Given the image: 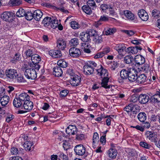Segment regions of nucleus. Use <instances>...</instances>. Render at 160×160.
Wrapping results in <instances>:
<instances>
[{"label": "nucleus", "mask_w": 160, "mask_h": 160, "mask_svg": "<svg viewBox=\"0 0 160 160\" xmlns=\"http://www.w3.org/2000/svg\"><path fill=\"white\" fill-rule=\"evenodd\" d=\"M10 152L12 154L15 155H17L19 153L18 148L15 147H13L11 148Z\"/></svg>", "instance_id": "obj_59"}, {"label": "nucleus", "mask_w": 160, "mask_h": 160, "mask_svg": "<svg viewBox=\"0 0 160 160\" xmlns=\"http://www.w3.org/2000/svg\"><path fill=\"white\" fill-rule=\"evenodd\" d=\"M33 142L30 141H26L24 142L23 146L25 150L27 151H29L33 149V147H32L33 145Z\"/></svg>", "instance_id": "obj_24"}, {"label": "nucleus", "mask_w": 160, "mask_h": 160, "mask_svg": "<svg viewBox=\"0 0 160 160\" xmlns=\"http://www.w3.org/2000/svg\"><path fill=\"white\" fill-rule=\"evenodd\" d=\"M67 72L70 76H72V77H74V76L76 75L75 74L74 70L72 68H69L68 69L67 71Z\"/></svg>", "instance_id": "obj_61"}, {"label": "nucleus", "mask_w": 160, "mask_h": 160, "mask_svg": "<svg viewBox=\"0 0 160 160\" xmlns=\"http://www.w3.org/2000/svg\"><path fill=\"white\" fill-rule=\"evenodd\" d=\"M74 150L76 155L82 156L85 154L86 149L83 145L80 144L75 146Z\"/></svg>", "instance_id": "obj_5"}, {"label": "nucleus", "mask_w": 160, "mask_h": 160, "mask_svg": "<svg viewBox=\"0 0 160 160\" xmlns=\"http://www.w3.org/2000/svg\"><path fill=\"white\" fill-rule=\"evenodd\" d=\"M94 35H92L93 37L92 40L96 43H101L102 42V38L101 35L98 34L96 31L94 30Z\"/></svg>", "instance_id": "obj_23"}, {"label": "nucleus", "mask_w": 160, "mask_h": 160, "mask_svg": "<svg viewBox=\"0 0 160 160\" xmlns=\"http://www.w3.org/2000/svg\"><path fill=\"white\" fill-rule=\"evenodd\" d=\"M134 61L138 65H141L145 62V58L142 55H137L134 58Z\"/></svg>", "instance_id": "obj_19"}, {"label": "nucleus", "mask_w": 160, "mask_h": 160, "mask_svg": "<svg viewBox=\"0 0 160 160\" xmlns=\"http://www.w3.org/2000/svg\"><path fill=\"white\" fill-rule=\"evenodd\" d=\"M18 97L23 103L30 99L29 96L27 93L25 92L19 94Z\"/></svg>", "instance_id": "obj_28"}, {"label": "nucleus", "mask_w": 160, "mask_h": 160, "mask_svg": "<svg viewBox=\"0 0 160 160\" xmlns=\"http://www.w3.org/2000/svg\"><path fill=\"white\" fill-rule=\"evenodd\" d=\"M71 84L73 86H77L80 85L81 83V78L80 76L76 75L71 78Z\"/></svg>", "instance_id": "obj_9"}, {"label": "nucleus", "mask_w": 160, "mask_h": 160, "mask_svg": "<svg viewBox=\"0 0 160 160\" xmlns=\"http://www.w3.org/2000/svg\"><path fill=\"white\" fill-rule=\"evenodd\" d=\"M115 48L118 53V55L117 56V58L121 59L124 56L123 52L126 50V47L123 44H119L116 45Z\"/></svg>", "instance_id": "obj_4"}, {"label": "nucleus", "mask_w": 160, "mask_h": 160, "mask_svg": "<svg viewBox=\"0 0 160 160\" xmlns=\"http://www.w3.org/2000/svg\"><path fill=\"white\" fill-rule=\"evenodd\" d=\"M9 97L8 96H4L2 97L0 99V102L2 106L5 107L8 103L9 101Z\"/></svg>", "instance_id": "obj_29"}, {"label": "nucleus", "mask_w": 160, "mask_h": 160, "mask_svg": "<svg viewBox=\"0 0 160 160\" xmlns=\"http://www.w3.org/2000/svg\"><path fill=\"white\" fill-rule=\"evenodd\" d=\"M58 21L57 20L54 18H52V22H51L50 25L51 26L52 28H55L58 26Z\"/></svg>", "instance_id": "obj_46"}, {"label": "nucleus", "mask_w": 160, "mask_h": 160, "mask_svg": "<svg viewBox=\"0 0 160 160\" xmlns=\"http://www.w3.org/2000/svg\"><path fill=\"white\" fill-rule=\"evenodd\" d=\"M58 160H68V158L63 153L60 152L58 155Z\"/></svg>", "instance_id": "obj_54"}, {"label": "nucleus", "mask_w": 160, "mask_h": 160, "mask_svg": "<svg viewBox=\"0 0 160 160\" xmlns=\"http://www.w3.org/2000/svg\"><path fill=\"white\" fill-rule=\"evenodd\" d=\"M66 132L68 134L74 135L77 133V129L75 126L70 125L66 128Z\"/></svg>", "instance_id": "obj_17"}, {"label": "nucleus", "mask_w": 160, "mask_h": 160, "mask_svg": "<svg viewBox=\"0 0 160 160\" xmlns=\"http://www.w3.org/2000/svg\"><path fill=\"white\" fill-rule=\"evenodd\" d=\"M42 16V12L39 10H37L33 11V17L37 21H39Z\"/></svg>", "instance_id": "obj_27"}, {"label": "nucleus", "mask_w": 160, "mask_h": 160, "mask_svg": "<svg viewBox=\"0 0 160 160\" xmlns=\"http://www.w3.org/2000/svg\"><path fill=\"white\" fill-rule=\"evenodd\" d=\"M123 32L129 36H131L135 33L134 31L132 30H125Z\"/></svg>", "instance_id": "obj_64"}, {"label": "nucleus", "mask_w": 160, "mask_h": 160, "mask_svg": "<svg viewBox=\"0 0 160 160\" xmlns=\"http://www.w3.org/2000/svg\"><path fill=\"white\" fill-rule=\"evenodd\" d=\"M25 54L27 57H32V56L34 55V53L32 50L29 49L25 52Z\"/></svg>", "instance_id": "obj_58"}, {"label": "nucleus", "mask_w": 160, "mask_h": 160, "mask_svg": "<svg viewBox=\"0 0 160 160\" xmlns=\"http://www.w3.org/2000/svg\"><path fill=\"white\" fill-rule=\"evenodd\" d=\"M139 120H146L147 119V115L144 112L139 113L138 116Z\"/></svg>", "instance_id": "obj_49"}, {"label": "nucleus", "mask_w": 160, "mask_h": 160, "mask_svg": "<svg viewBox=\"0 0 160 160\" xmlns=\"http://www.w3.org/2000/svg\"><path fill=\"white\" fill-rule=\"evenodd\" d=\"M137 71L135 68H129V75L128 78V80L132 82L137 81Z\"/></svg>", "instance_id": "obj_6"}, {"label": "nucleus", "mask_w": 160, "mask_h": 160, "mask_svg": "<svg viewBox=\"0 0 160 160\" xmlns=\"http://www.w3.org/2000/svg\"><path fill=\"white\" fill-rule=\"evenodd\" d=\"M14 16L15 14L12 12H5L1 15V18L5 21L12 22Z\"/></svg>", "instance_id": "obj_7"}, {"label": "nucleus", "mask_w": 160, "mask_h": 160, "mask_svg": "<svg viewBox=\"0 0 160 160\" xmlns=\"http://www.w3.org/2000/svg\"><path fill=\"white\" fill-rule=\"evenodd\" d=\"M57 47L59 49L63 50L66 46V42L63 39L60 38L57 41Z\"/></svg>", "instance_id": "obj_22"}, {"label": "nucleus", "mask_w": 160, "mask_h": 160, "mask_svg": "<svg viewBox=\"0 0 160 160\" xmlns=\"http://www.w3.org/2000/svg\"><path fill=\"white\" fill-rule=\"evenodd\" d=\"M138 101L141 104L147 103L150 100L149 96L146 94H141L138 98Z\"/></svg>", "instance_id": "obj_12"}, {"label": "nucleus", "mask_w": 160, "mask_h": 160, "mask_svg": "<svg viewBox=\"0 0 160 160\" xmlns=\"http://www.w3.org/2000/svg\"><path fill=\"white\" fill-rule=\"evenodd\" d=\"M145 136L151 142H155L156 140L158 139L157 135L153 132L147 131L146 132Z\"/></svg>", "instance_id": "obj_11"}, {"label": "nucleus", "mask_w": 160, "mask_h": 160, "mask_svg": "<svg viewBox=\"0 0 160 160\" xmlns=\"http://www.w3.org/2000/svg\"><path fill=\"white\" fill-rule=\"evenodd\" d=\"M49 53L50 56L54 58H60L62 56L60 50H51L49 51Z\"/></svg>", "instance_id": "obj_20"}, {"label": "nucleus", "mask_w": 160, "mask_h": 160, "mask_svg": "<svg viewBox=\"0 0 160 160\" xmlns=\"http://www.w3.org/2000/svg\"><path fill=\"white\" fill-rule=\"evenodd\" d=\"M98 68L96 69L97 72V74L102 78L101 84L102 87L105 88H109L110 85H108L109 77L108 70L104 68L102 65L98 66Z\"/></svg>", "instance_id": "obj_1"}, {"label": "nucleus", "mask_w": 160, "mask_h": 160, "mask_svg": "<svg viewBox=\"0 0 160 160\" xmlns=\"http://www.w3.org/2000/svg\"><path fill=\"white\" fill-rule=\"evenodd\" d=\"M82 8V11L87 14L90 15L92 13V9L87 5L83 6Z\"/></svg>", "instance_id": "obj_36"}, {"label": "nucleus", "mask_w": 160, "mask_h": 160, "mask_svg": "<svg viewBox=\"0 0 160 160\" xmlns=\"http://www.w3.org/2000/svg\"><path fill=\"white\" fill-rule=\"evenodd\" d=\"M33 11L31 12V11H26V14L25 16V18L28 20H31L33 18Z\"/></svg>", "instance_id": "obj_38"}, {"label": "nucleus", "mask_w": 160, "mask_h": 160, "mask_svg": "<svg viewBox=\"0 0 160 160\" xmlns=\"http://www.w3.org/2000/svg\"><path fill=\"white\" fill-rule=\"evenodd\" d=\"M150 100L154 103L160 102V92L157 91L155 94L151 97Z\"/></svg>", "instance_id": "obj_16"}, {"label": "nucleus", "mask_w": 160, "mask_h": 160, "mask_svg": "<svg viewBox=\"0 0 160 160\" xmlns=\"http://www.w3.org/2000/svg\"><path fill=\"white\" fill-rule=\"evenodd\" d=\"M147 80V77L144 74L139 75L137 77L136 82L138 84H142L145 82Z\"/></svg>", "instance_id": "obj_25"}, {"label": "nucleus", "mask_w": 160, "mask_h": 160, "mask_svg": "<svg viewBox=\"0 0 160 160\" xmlns=\"http://www.w3.org/2000/svg\"><path fill=\"white\" fill-rule=\"evenodd\" d=\"M79 39L76 38L72 39L70 42V45L75 47L79 44Z\"/></svg>", "instance_id": "obj_47"}, {"label": "nucleus", "mask_w": 160, "mask_h": 160, "mask_svg": "<svg viewBox=\"0 0 160 160\" xmlns=\"http://www.w3.org/2000/svg\"><path fill=\"white\" fill-rule=\"evenodd\" d=\"M136 107L134 105L130 103L128 106L124 108V110L127 112H131L133 114H136L137 112V110H136Z\"/></svg>", "instance_id": "obj_14"}, {"label": "nucleus", "mask_w": 160, "mask_h": 160, "mask_svg": "<svg viewBox=\"0 0 160 160\" xmlns=\"http://www.w3.org/2000/svg\"><path fill=\"white\" fill-rule=\"evenodd\" d=\"M69 93V91L66 90H62L60 92V95L62 97H65L67 96L68 93Z\"/></svg>", "instance_id": "obj_63"}, {"label": "nucleus", "mask_w": 160, "mask_h": 160, "mask_svg": "<svg viewBox=\"0 0 160 160\" xmlns=\"http://www.w3.org/2000/svg\"><path fill=\"white\" fill-rule=\"evenodd\" d=\"M124 14L126 17L128 19L133 20L134 19L135 17L134 14L129 11H124Z\"/></svg>", "instance_id": "obj_35"}, {"label": "nucleus", "mask_w": 160, "mask_h": 160, "mask_svg": "<svg viewBox=\"0 0 160 160\" xmlns=\"http://www.w3.org/2000/svg\"><path fill=\"white\" fill-rule=\"evenodd\" d=\"M67 62L61 59L58 60L57 62L58 66H59L61 68H66L67 66Z\"/></svg>", "instance_id": "obj_43"}, {"label": "nucleus", "mask_w": 160, "mask_h": 160, "mask_svg": "<svg viewBox=\"0 0 160 160\" xmlns=\"http://www.w3.org/2000/svg\"><path fill=\"white\" fill-rule=\"evenodd\" d=\"M142 49V48L140 46L130 47L128 48L126 51L130 54H134L137 53L138 50H141Z\"/></svg>", "instance_id": "obj_13"}, {"label": "nucleus", "mask_w": 160, "mask_h": 160, "mask_svg": "<svg viewBox=\"0 0 160 160\" xmlns=\"http://www.w3.org/2000/svg\"><path fill=\"white\" fill-rule=\"evenodd\" d=\"M36 71L31 68L26 69L24 72V75L28 79H34L37 77Z\"/></svg>", "instance_id": "obj_3"}, {"label": "nucleus", "mask_w": 160, "mask_h": 160, "mask_svg": "<svg viewBox=\"0 0 160 160\" xmlns=\"http://www.w3.org/2000/svg\"><path fill=\"white\" fill-rule=\"evenodd\" d=\"M30 66L31 69H33L34 70H36V72L39 71L40 67V65L38 64V63H30Z\"/></svg>", "instance_id": "obj_48"}, {"label": "nucleus", "mask_w": 160, "mask_h": 160, "mask_svg": "<svg viewBox=\"0 0 160 160\" xmlns=\"http://www.w3.org/2000/svg\"><path fill=\"white\" fill-rule=\"evenodd\" d=\"M142 68V70L144 71L145 72H147L149 71L150 68L149 64H145L142 67H141Z\"/></svg>", "instance_id": "obj_55"}, {"label": "nucleus", "mask_w": 160, "mask_h": 160, "mask_svg": "<svg viewBox=\"0 0 160 160\" xmlns=\"http://www.w3.org/2000/svg\"><path fill=\"white\" fill-rule=\"evenodd\" d=\"M148 118L150 120H156L158 117V115H155L153 113L151 112L148 115Z\"/></svg>", "instance_id": "obj_56"}, {"label": "nucleus", "mask_w": 160, "mask_h": 160, "mask_svg": "<svg viewBox=\"0 0 160 160\" xmlns=\"http://www.w3.org/2000/svg\"><path fill=\"white\" fill-rule=\"evenodd\" d=\"M13 103L15 107L19 108L22 106L23 103L20 99H19L18 97H17L15 98L14 99Z\"/></svg>", "instance_id": "obj_33"}, {"label": "nucleus", "mask_w": 160, "mask_h": 160, "mask_svg": "<svg viewBox=\"0 0 160 160\" xmlns=\"http://www.w3.org/2000/svg\"><path fill=\"white\" fill-rule=\"evenodd\" d=\"M140 145L142 147L146 149H149L151 146L148 143L144 142H140Z\"/></svg>", "instance_id": "obj_60"}, {"label": "nucleus", "mask_w": 160, "mask_h": 160, "mask_svg": "<svg viewBox=\"0 0 160 160\" xmlns=\"http://www.w3.org/2000/svg\"><path fill=\"white\" fill-rule=\"evenodd\" d=\"M159 14V11L156 9H153L152 11V15L154 17H158Z\"/></svg>", "instance_id": "obj_62"}, {"label": "nucleus", "mask_w": 160, "mask_h": 160, "mask_svg": "<svg viewBox=\"0 0 160 160\" xmlns=\"http://www.w3.org/2000/svg\"><path fill=\"white\" fill-rule=\"evenodd\" d=\"M71 27L73 29H78L80 27V25L75 21H72L71 22Z\"/></svg>", "instance_id": "obj_51"}, {"label": "nucleus", "mask_w": 160, "mask_h": 160, "mask_svg": "<svg viewBox=\"0 0 160 160\" xmlns=\"http://www.w3.org/2000/svg\"><path fill=\"white\" fill-rule=\"evenodd\" d=\"M138 14L140 18L143 21H147L148 19V15L147 12L144 9L138 11Z\"/></svg>", "instance_id": "obj_15"}, {"label": "nucleus", "mask_w": 160, "mask_h": 160, "mask_svg": "<svg viewBox=\"0 0 160 160\" xmlns=\"http://www.w3.org/2000/svg\"><path fill=\"white\" fill-rule=\"evenodd\" d=\"M108 20V17L105 16H102L98 21L97 22V24L96 25V27H98L99 25L101 24V22H105Z\"/></svg>", "instance_id": "obj_40"}, {"label": "nucleus", "mask_w": 160, "mask_h": 160, "mask_svg": "<svg viewBox=\"0 0 160 160\" xmlns=\"http://www.w3.org/2000/svg\"><path fill=\"white\" fill-rule=\"evenodd\" d=\"M99 140L98 134L97 132H95L94 133L92 141L93 144H95L98 143Z\"/></svg>", "instance_id": "obj_53"}, {"label": "nucleus", "mask_w": 160, "mask_h": 160, "mask_svg": "<svg viewBox=\"0 0 160 160\" xmlns=\"http://www.w3.org/2000/svg\"><path fill=\"white\" fill-rule=\"evenodd\" d=\"M87 5L92 10H95L97 8V6L94 0H88L87 2Z\"/></svg>", "instance_id": "obj_39"}, {"label": "nucleus", "mask_w": 160, "mask_h": 160, "mask_svg": "<svg viewBox=\"0 0 160 160\" xmlns=\"http://www.w3.org/2000/svg\"><path fill=\"white\" fill-rule=\"evenodd\" d=\"M52 18L47 17L45 18L42 21V22L44 26L47 27L50 25L52 22Z\"/></svg>", "instance_id": "obj_41"}, {"label": "nucleus", "mask_w": 160, "mask_h": 160, "mask_svg": "<svg viewBox=\"0 0 160 160\" xmlns=\"http://www.w3.org/2000/svg\"><path fill=\"white\" fill-rule=\"evenodd\" d=\"M26 10L22 8H19L16 13V16L18 17L25 16Z\"/></svg>", "instance_id": "obj_44"}, {"label": "nucleus", "mask_w": 160, "mask_h": 160, "mask_svg": "<svg viewBox=\"0 0 160 160\" xmlns=\"http://www.w3.org/2000/svg\"><path fill=\"white\" fill-rule=\"evenodd\" d=\"M93 33H94V30H91L89 31L83 32L80 34V38L81 40L85 42H90L91 41L90 37H92V35H93Z\"/></svg>", "instance_id": "obj_2"}, {"label": "nucleus", "mask_w": 160, "mask_h": 160, "mask_svg": "<svg viewBox=\"0 0 160 160\" xmlns=\"http://www.w3.org/2000/svg\"><path fill=\"white\" fill-rule=\"evenodd\" d=\"M133 57L131 55H127L124 58V62L127 64H129L133 61Z\"/></svg>", "instance_id": "obj_45"}, {"label": "nucleus", "mask_w": 160, "mask_h": 160, "mask_svg": "<svg viewBox=\"0 0 160 160\" xmlns=\"http://www.w3.org/2000/svg\"><path fill=\"white\" fill-rule=\"evenodd\" d=\"M33 105V102L28 100L23 103V107L25 109L28 111L32 110Z\"/></svg>", "instance_id": "obj_26"}, {"label": "nucleus", "mask_w": 160, "mask_h": 160, "mask_svg": "<svg viewBox=\"0 0 160 160\" xmlns=\"http://www.w3.org/2000/svg\"><path fill=\"white\" fill-rule=\"evenodd\" d=\"M83 72L86 75H90L93 73L94 68L89 66L87 64H86L83 67Z\"/></svg>", "instance_id": "obj_18"}, {"label": "nucleus", "mask_w": 160, "mask_h": 160, "mask_svg": "<svg viewBox=\"0 0 160 160\" xmlns=\"http://www.w3.org/2000/svg\"><path fill=\"white\" fill-rule=\"evenodd\" d=\"M110 4H102L100 6L101 9L103 12H106V10L108 9Z\"/></svg>", "instance_id": "obj_57"}, {"label": "nucleus", "mask_w": 160, "mask_h": 160, "mask_svg": "<svg viewBox=\"0 0 160 160\" xmlns=\"http://www.w3.org/2000/svg\"><path fill=\"white\" fill-rule=\"evenodd\" d=\"M21 55L19 53H16L12 59L11 61L13 62L19 61L21 59Z\"/></svg>", "instance_id": "obj_52"}, {"label": "nucleus", "mask_w": 160, "mask_h": 160, "mask_svg": "<svg viewBox=\"0 0 160 160\" xmlns=\"http://www.w3.org/2000/svg\"><path fill=\"white\" fill-rule=\"evenodd\" d=\"M70 55L74 58L79 57L81 54V52L78 48H71L69 51Z\"/></svg>", "instance_id": "obj_10"}, {"label": "nucleus", "mask_w": 160, "mask_h": 160, "mask_svg": "<svg viewBox=\"0 0 160 160\" xmlns=\"http://www.w3.org/2000/svg\"><path fill=\"white\" fill-rule=\"evenodd\" d=\"M108 155L109 158L112 159L115 158L118 154L117 151L114 148H110L108 150Z\"/></svg>", "instance_id": "obj_30"}, {"label": "nucleus", "mask_w": 160, "mask_h": 160, "mask_svg": "<svg viewBox=\"0 0 160 160\" xmlns=\"http://www.w3.org/2000/svg\"><path fill=\"white\" fill-rule=\"evenodd\" d=\"M31 60L32 63L36 64L39 63L41 61V58L38 54H35L32 56Z\"/></svg>", "instance_id": "obj_32"}, {"label": "nucleus", "mask_w": 160, "mask_h": 160, "mask_svg": "<svg viewBox=\"0 0 160 160\" xmlns=\"http://www.w3.org/2000/svg\"><path fill=\"white\" fill-rule=\"evenodd\" d=\"M129 68L128 69V70L125 69H123L120 72V77L123 79H126L128 77V75H129Z\"/></svg>", "instance_id": "obj_31"}, {"label": "nucleus", "mask_w": 160, "mask_h": 160, "mask_svg": "<svg viewBox=\"0 0 160 160\" xmlns=\"http://www.w3.org/2000/svg\"><path fill=\"white\" fill-rule=\"evenodd\" d=\"M16 75L15 76V79H16L17 81L18 82H25L26 81L24 78L23 76L21 74L17 72Z\"/></svg>", "instance_id": "obj_34"}, {"label": "nucleus", "mask_w": 160, "mask_h": 160, "mask_svg": "<svg viewBox=\"0 0 160 160\" xmlns=\"http://www.w3.org/2000/svg\"><path fill=\"white\" fill-rule=\"evenodd\" d=\"M116 32V29L115 28H109L106 30L105 34L107 35H111Z\"/></svg>", "instance_id": "obj_50"}, {"label": "nucleus", "mask_w": 160, "mask_h": 160, "mask_svg": "<svg viewBox=\"0 0 160 160\" xmlns=\"http://www.w3.org/2000/svg\"><path fill=\"white\" fill-rule=\"evenodd\" d=\"M116 9L114 6V4H110L108 10H109L110 15L113 16L115 15V10Z\"/></svg>", "instance_id": "obj_37"}, {"label": "nucleus", "mask_w": 160, "mask_h": 160, "mask_svg": "<svg viewBox=\"0 0 160 160\" xmlns=\"http://www.w3.org/2000/svg\"><path fill=\"white\" fill-rule=\"evenodd\" d=\"M53 74L56 77H58L62 76L63 72L61 68L56 66L53 68Z\"/></svg>", "instance_id": "obj_21"}, {"label": "nucleus", "mask_w": 160, "mask_h": 160, "mask_svg": "<svg viewBox=\"0 0 160 160\" xmlns=\"http://www.w3.org/2000/svg\"><path fill=\"white\" fill-rule=\"evenodd\" d=\"M8 3L13 6H17L21 4L22 2L21 0H10Z\"/></svg>", "instance_id": "obj_42"}, {"label": "nucleus", "mask_w": 160, "mask_h": 160, "mask_svg": "<svg viewBox=\"0 0 160 160\" xmlns=\"http://www.w3.org/2000/svg\"><path fill=\"white\" fill-rule=\"evenodd\" d=\"M17 72V70L12 68L7 69L5 71L7 77L12 80L15 79Z\"/></svg>", "instance_id": "obj_8"}]
</instances>
